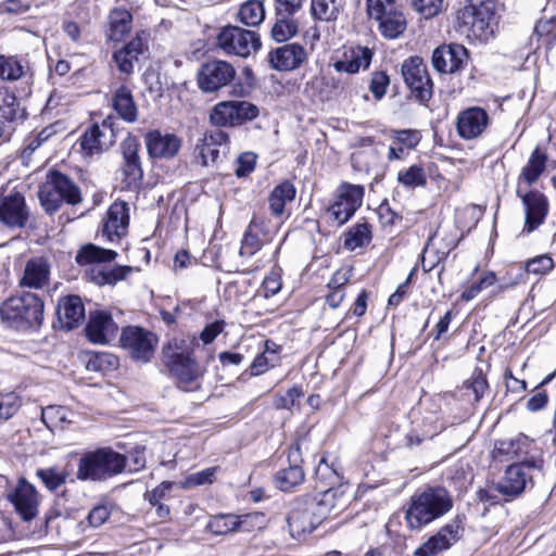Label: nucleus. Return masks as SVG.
Instances as JSON below:
<instances>
[{
    "mask_svg": "<svg viewBox=\"0 0 556 556\" xmlns=\"http://www.w3.org/2000/svg\"><path fill=\"white\" fill-rule=\"evenodd\" d=\"M469 61V51L459 43L441 45L431 56L433 68L440 74H456L464 70Z\"/></svg>",
    "mask_w": 556,
    "mask_h": 556,
    "instance_id": "dca6fc26",
    "label": "nucleus"
},
{
    "mask_svg": "<svg viewBox=\"0 0 556 556\" xmlns=\"http://www.w3.org/2000/svg\"><path fill=\"white\" fill-rule=\"evenodd\" d=\"M316 477L326 488L319 492V496L314 498L309 505L312 508L318 509V514L320 518H326V516L336 509L340 505V500L342 497V492L339 488H334L333 484L338 483L339 475L338 472L330 467L326 458L323 457L319 460V464L316 468Z\"/></svg>",
    "mask_w": 556,
    "mask_h": 556,
    "instance_id": "9d476101",
    "label": "nucleus"
},
{
    "mask_svg": "<svg viewBox=\"0 0 556 556\" xmlns=\"http://www.w3.org/2000/svg\"><path fill=\"white\" fill-rule=\"evenodd\" d=\"M195 151L198 152V155L201 159V164L203 166L215 164L219 157L218 147L211 144V142H206L203 138L197 143Z\"/></svg>",
    "mask_w": 556,
    "mask_h": 556,
    "instance_id": "3c124183",
    "label": "nucleus"
},
{
    "mask_svg": "<svg viewBox=\"0 0 556 556\" xmlns=\"http://www.w3.org/2000/svg\"><path fill=\"white\" fill-rule=\"evenodd\" d=\"M303 8V0H275V16L296 17Z\"/></svg>",
    "mask_w": 556,
    "mask_h": 556,
    "instance_id": "bf43d9fd",
    "label": "nucleus"
},
{
    "mask_svg": "<svg viewBox=\"0 0 556 556\" xmlns=\"http://www.w3.org/2000/svg\"><path fill=\"white\" fill-rule=\"evenodd\" d=\"M390 85V78L386 72H375L371 75L369 90L376 100H381L387 93V88Z\"/></svg>",
    "mask_w": 556,
    "mask_h": 556,
    "instance_id": "6e6d98bb",
    "label": "nucleus"
},
{
    "mask_svg": "<svg viewBox=\"0 0 556 556\" xmlns=\"http://www.w3.org/2000/svg\"><path fill=\"white\" fill-rule=\"evenodd\" d=\"M218 46L228 54L242 58L249 56L261 48V39L257 33L228 25L217 36Z\"/></svg>",
    "mask_w": 556,
    "mask_h": 556,
    "instance_id": "f8f14e48",
    "label": "nucleus"
},
{
    "mask_svg": "<svg viewBox=\"0 0 556 556\" xmlns=\"http://www.w3.org/2000/svg\"><path fill=\"white\" fill-rule=\"evenodd\" d=\"M490 117L480 106H470L458 113L456 129L460 138L472 140L481 136L488 128Z\"/></svg>",
    "mask_w": 556,
    "mask_h": 556,
    "instance_id": "412c9836",
    "label": "nucleus"
},
{
    "mask_svg": "<svg viewBox=\"0 0 556 556\" xmlns=\"http://www.w3.org/2000/svg\"><path fill=\"white\" fill-rule=\"evenodd\" d=\"M56 315L60 328L70 331L78 327L85 319V306L81 299L77 295L63 298L58 304Z\"/></svg>",
    "mask_w": 556,
    "mask_h": 556,
    "instance_id": "cd10ccee",
    "label": "nucleus"
},
{
    "mask_svg": "<svg viewBox=\"0 0 556 556\" xmlns=\"http://www.w3.org/2000/svg\"><path fill=\"white\" fill-rule=\"evenodd\" d=\"M444 0H412L414 9L425 18L438 15L443 8Z\"/></svg>",
    "mask_w": 556,
    "mask_h": 556,
    "instance_id": "5fc2aeb1",
    "label": "nucleus"
},
{
    "mask_svg": "<svg viewBox=\"0 0 556 556\" xmlns=\"http://www.w3.org/2000/svg\"><path fill=\"white\" fill-rule=\"evenodd\" d=\"M396 10L395 0H367V12L372 18H377Z\"/></svg>",
    "mask_w": 556,
    "mask_h": 556,
    "instance_id": "13d9d810",
    "label": "nucleus"
},
{
    "mask_svg": "<svg viewBox=\"0 0 556 556\" xmlns=\"http://www.w3.org/2000/svg\"><path fill=\"white\" fill-rule=\"evenodd\" d=\"M8 498L23 520L29 521L36 517L38 513L37 491L25 478L18 479L16 488L8 494Z\"/></svg>",
    "mask_w": 556,
    "mask_h": 556,
    "instance_id": "4be33fe9",
    "label": "nucleus"
},
{
    "mask_svg": "<svg viewBox=\"0 0 556 556\" xmlns=\"http://www.w3.org/2000/svg\"><path fill=\"white\" fill-rule=\"evenodd\" d=\"M372 51L368 47H355L351 49L350 59L337 61L334 70L337 72H345L355 74L361 68H367L372 60Z\"/></svg>",
    "mask_w": 556,
    "mask_h": 556,
    "instance_id": "7c9ffc66",
    "label": "nucleus"
},
{
    "mask_svg": "<svg viewBox=\"0 0 556 556\" xmlns=\"http://www.w3.org/2000/svg\"><path fill=\"white\" fill-rule=\"evenodd\" d=\"M115 140L114 119L108 117L101 125L93 124L85 131L80 138V147L87 155H93L108 150Z\"/></svg>",
    "mask_w": 556,
    "mask_h": 556,
    "instance_id": "a211bd4d",
    "label": "nucleus"
},
{
    "mask_svg": "<svg viewBox=\"0 0 556 556\" xmlns=\"http://www.w3.org/2000/svg\"><path fill=\"white\" fill-rule=\"evenodd\" d=\"M0 316L12 329H38L43 321V300L37 292L22 291L3 302Z\"/></svg>",
    "mask_w": 556,
    "mask_h": 556,
    "instance_id": "7ed1b4c3",
    "label": "nucleus"
},
{
    "mask_svg": "<svg viewBox=\"0 0 556 556\" xmlns=\"http://www.w3.org/2000/svg\"><path fill=\"white\" fill-rule=\"evenodd\" d=\"M148 38L149 34L141 31L128 43L114 52L113 60L121 73L129 75L134 72V63L138 61L139 55L148 50Z\"/></svg>",
    "mask_w": 556,
    "mask_h": 556,
    "instance_id": "a878e982",
    "label": "nucleus"
},
{
    "mask_svg": "<svg viewBox=\"0 0 556 556\" xmlns=\"http://www.w3.org/2000/svg\"><path fill=\"white\" fill-rule=\"evenodd\" d=\"M302 395V390L298 387H293L289 389L286 394L277 395L274 401V406L277 409H290Z\"/></svg>",
    "mask_w": 556,
    "mask_h": 556,
    "instance_id": "0e129e2a",
    "label": "nucleus"
},
{
    "mask_svg": "<svg viewBox=\"0 0 556 556\" xmlns=\"http://www.w3.org/2000/svg\"><path fill=\"white\" fill-rule=\"evenodd\" d=\"M144 141L148 154L152 159H173L181 148V139L178 136L162 134L160 130L147 132Z\"/></svg>",
    "mask_w": 556,
    "mask_h": 556,
    "instance_id": "5701e85b",
    "label": "nucleus"
},
{
    "mask_svg": "<svg viewBox=\"0 0 556 556\" xmlns=\"http://www.w3.org/2000/svg\"><path fill=\"white\" fill-rule=\"evenodd\" d=\"M116 331L117 325L111 314L106 312L91 313L85 328L88 340L96 344L108 343L109 338L113 337Z\"/></svg>",
    "mask_w": 556,
    "mask_h": 556,
    "instance_id": "bb28decb",
    "label": "nucleus"
},
{
    "mask_svg": "<svg viewBox=\"0 0 556 556\" xmlns=\"http://www.w3.org/2000/svg\"><path fill=\"white\" fill-rule=\"evenodd\" d=\"M264 227L265 223L263 219L256 217L251 219L241 241V255L252 256L261 250L263 245L261 235L265 236Z\"/></svg>",
    "mask_w": 556,
    "mask_h": 556,
    "instance_id": "2f4dec72",
    "label": "nucleus"
},
{
    "mask_svg": "<svg viewBox=\"0 0 556 556\" xmlns=\"http://www.w3.org/2000/svg\"><path fill=\"white\" fill-rule=\"evenodd\" d=\"M397 181L406 188L425 187L427 184V175L422 166L414 164L397 174Z\"/></svg>",
    "mask_w": 556,
    "mask_h": 556,
    "instance_id": "c03bdc74",
    "label": "nucleus"
},
{
    "mask_svg": "<svg viewBox=\"0 0 556 556\" xmlns=\"http://www.w3.org/2000/svg\"><path fill=\"white\" fill-rule=\"evenodd\" d=\"M111 510L108 504L94 506L88 514L87 520L91 527L98 528L102 526L110 517Z\"/></svg>",
    "mask_w": 556,
    "mask_h": 556,
    "instance_id": "338daca9",
    "label": "nucleus"
},
{
    "mask_svg": "<svg viewBox=\"0 0 556 556\" xmlns=\"http://www.w3.org/2000/svg\"><path fill=\"white\" fill-rule=\"evenodd\" d=\"M379 23L381 35L388 39H395L406 29V21L403 13L399 10L389 12L375 18Z\"/></svg>",
    "mask_w": 556,
    "mask_h": 556,
    "instance_id": "e433bc0d",
    "label": "nucleus"
},
{
    "mask_svg": "<svg viewBox=\"0 0 556 556\" xmlns=\"http://www.w3.org/2000/svg\"><path fill=\"white\" fill-rule=\"evenodd\" d=\"M365 188L362 185L342 182L336 190L334 201L328 207V213L338 224H345L362 206Z\"/></svg>",
    "mask_w": 556,
    "mask_h": 556,
    "instance_id": "9b49d317",
    "label": "nucleus"
},
{
    "mask_svg": "<svg viewBox=\"0 0 556 556\" xmlns=\"http://www.w3.org/2000/svg\"><path fill=\"white\" fill-rule=\"evenodd\" d=\"M122 173L125 186L128 189L137 188L143 177L141 162H123Z\"/></svg>",
    "mask_w": 556,
    "mask_h": 556,
    "instance_id": "09e8293b",
    "label": "nucleus"
},
{
    "mask_svg": "<svg viewBox=\"0 0 556 556\" xmlns=\"http://www.w3.org/2000/svg\"><path fill=\"white\" fill-rule=\"evenodd\" d=\"M131 15L127 11H113L110 15L108 37L112 41H119L130 30Z\"/></svg>",
    "mask_w": 556,
    "mask_h": 556,
    "instance_id": "ea45409f",
    "label": "nucleus"
},
{
    "mask_svg": "<svg viewBox=\"0 0 556 556\" xmlns=\"http://www.w3.org/2000/svg\"><path fill=\"white\" fill-rule=\"evenodd\" d=\"M140 143L137 137L128 134L122 141L121 150L124 162H141L139 156Z\"/></svg>",
    "mask_w": 556,
    "mask_h": 556,
    "instance_id": "4d7b16f0",
    "label": "nucleus"
},
{
    "mask_svg": "<svg viewBox=\"0 0 556 556\" xmlns=\"http://www.w3.org/2000/svg\"><path fill=\"white\" fill-rule=\"evenodd\" d=\"M256 155L252 152H244L237 160L235 174L237 177H245L255 168Z\"/></svg>",
    "mask_w": 556,
    "mask_h": 556,
    "instance_id": "e2e57ef3",
    "label": "nucleus"
},
{
    "mask_svg": "<svg viewBox=\"0 0 556 556\" xmlns=\"http://www.w3.org/2000/svg\"><path fill=\"white\" fill-rule=\"evenodd\" d=\"M239 21L250 27L258 26L265 18V8L261 0H248L238 11Z\"/></svg>",
    "mask_w": 556,
    "mask_h": 556,
    "instance_id": "58836bf2",
    "label": "nucleus"
},
{
    "mask_svg": "<svg viewBox=\"0 0 556 556\" xmlns=\"http://www.w3.org/2000/svg\"><path fill=\"white\" fill-rule=\"evenodd\" d=\"M371 239V232L367 223L356 224L344 237V247L349 250H355L368 243Z\"/></svg>",
    "mask_w": 556,
    "mask_h": 556,
    "instance_id": "37998d69",
    "label": "nucleus"
},
{
    "mask_svg": "<svg viewBox=\"0 0 556 556\" xmlns=\"http://www.w3.org/2000/svg\"><path fill=\"white\" fill-rule=\"evenodd\" d=\"M343 8V0H312L311 14L315 21L336 22Z\"/></svg>",
    "mask_w": 556,
    "mask_h": 556,
    "instance_id": "f704fd0d",
    "label": "nucleus"
},
{
    "mask_svg": "<svg viewBox=\"0 0 556 556\" xmlns=\"http://www.w3.org/2000/svg\"><path fill=\"white\" fill-rule=\"evenodd\" d=\"M260 109L245 100L216 103L210 112V123L217 127H237L255 119Z\"/></svg>",
    "mask_w": 556,
    "mask_h": 556,
    "instance_id": "6e6552de",
    "label": "nucleus"
},
{
    "mask_svg": "<svg viewBox=\"0 0 556 556\" xmlns=\"http://www.w3.org/2000/svg\"><path fill=\"white\" fill-rule=\"evenodd\" d=\"M531 444L532 441L528 437L519 434L513 439L496 441L492 454L493 457L498 460H504L503 457H505L506 460L518 458L529 453Z\"/></svg>",
    "mask_w": 556,
    "mask_h": 556,
    "instance_id": "c85d7f7f",
    "label": "nucleus"
},
{
    "mask_svg": "<svg viewBox=\"0 0 556 556\" xmlns=\"http://www.w3.org/2000/svg\"><path fill=\"white\" fill-rule=\"evenodd\" d=\"M314 514L315 510L311 505L305 510H292L287 518L291 535L296 536L303 533H312L317 523H319V519L312 520L311 515Z\"/></svg>",
    "mask_w": 556,
    "mask_h": 556,
    "instance_id": "473e14b6",
    "label": "nucleus"
},
{
    "mask_svg": "<svg viewBox=\"0 0 556 556\" xmlns=\"http://www.w3.org/2000/svg\"><path fill=\"white\" fill-rule=\"evenodd\" d=\"M112 106L117 115L127 123L137 121L138 109L131 91L126 86L117 88L112 98Z\"/></svg>",
    "mask_w": 556,
    "mask_h": 556,
    "instance_id": "c756f323",
    "label": "nucleus"
},
{
    "mask_svg": "<svg viewBox=\"0 0 556 556\" xmlns=\"http://www.w3.org/2000/svg\"><path fill=\"white\" fill-rule=\"evenodd\" d=\"M394 142L405 146L408 149H414L420 141V136L417 130L402 129L393 130Z\"/></svg>",
    "mask_w": 556,
    "mask_h": 556,
    "instance_id": "69168bd1",
    "label": "nucleus"
},
{
    "mask_svg": "<svg viewBox=\"0 0 556 556\" xmlns=\"http://www.w3.org/2000/svg\"><path fill=\"white\" fill-rule=\"evenodd\" d=\"M453 507L450 493L441 486L416 492L405 510V521L410 530H420L448 513Z\"/></svg>",
    "mask_w": 556,
    "mask_h": 556,
    "instance_id": "f03ea898",
    "label": "nucleus"
},
{
    "mask_svg": "<svg viewBox=\"0 0 556 556\" xmlns=\"http://www.w3.org/2000/svg\"><path fill=\"white\" fill-rule=\"evenodd\" d=\"M36 476L49 491H55L65 484L68 472L66 470H60L58 467H48L37 469Z\"/></svg>",
    "mask_w": 556,
    "mask_h": 556,
    "instance_id": "79ce46f5",
    "label": "nucleus"
},
{
    "mask_svg": "<svg viewBox=\"0 0 556 556\" xmlns=\"http://www.w3.org/2000/svg\"><path fill=\"white\" fill-rule=\"evenodd\" d=\"M236 77L235 67L220 60H213L202 64L198 73V86L206 93L218 91L228 86Z\"/></svg>",
    "mask_w": 556,
    "mask_h": 556,
    "instance_id": "2eb2a0df",
    "label": "nucleus"
},
{
    "mask_svg": "<svg viewBox=\"0 0 556 556\" xmlns=\"http://www.w3.org/2000/svg\"><path fill=\"white\" fill-rule=\"evenodd\" d=\"M462 519L457 516L450 523L443 526L439 532L430 536L422 545L415 549L414 556H435L448 549L460 539Z\"/></svg>",
    "mask_w": 556,
    "mask_h": 556,
    "instance_id": "aec40b11",
    "label": "nucleus"
},
{
    "mask_svg": "<svg viewBox=\"0 0 556 556\" xmlns=\"http://www.w3.org/2000/svg\"><path fill=\"white\" fill-rule=\"evenodd\" d=\"M53 134L51 127H46L36 136L27 138L26 146L23 149V156L31 155L43 142H46Z\"/></svg>",
    "mask_w": 556,
    "mask_h": 556,
    "instance_id": "052dcab7",
    "label": "nucleus"
},
{
    "mask_svg": "<svg viewBox=\"0 0 556 556\" xmlns=\"http://www.w3.org/2000/svg\"><path fill=\"white\" fill-rule=\"evenodd\" d=\"M87 369L92 371H110L118 367V357L108 352H96L87 362Z\"/></svg>",
    "mask_w": 556,
    "mask_h": 556,
    "instance_id": "49530a36",
    "label": "nucleus"
},
{
    "mask_svg": "<svg viewBox=\"0 0 556 556\" xmlns=\"http://www.w3.org/2000/svg\"><path fill=\"white\" fill-rule=\"evenodd\" d=\"M127 467V456L111 447H100L81 455L76 477L80 481L104 482L122 473Z\"/></svg>",
    "mask_w": 556,
    "mask_h": 556,
    "instance_id": "20e7f679",
    "label": "nucleus"
},
{
    "mask_svg": "<svg viewBox=\"0 0 556 556\" xmlns=\"http://www.w3.org/2000/svg\"><path fill=\"white\" fill-rule=\"evenodd\" d=\"M543 469V459L534 457L511 464L505 470L503 479L495 484V490L507 498L519 496L527 483L532 482V471Z\"/></svg>",
    "mask_w": 556,
    "mask_h": 556,
    "instance_id": "1a4fd4ad",
    "label": "nucleus"
},
{
    "mask_svg": "<svg viewBox=\"0 0 556 556\" xmlns=\"http://www.w3.org/2000/svg\"><path fill=\"white\" fill-rule=\"evenodd\" d=\"M24 74V67L14 58L0 55V78L5 80H16Z\"/></svg>",
    "mask_w": 556,
    "mask_h": 556,
    "instance_id": "de8ad7c7",
    "label": "nucleus"
},
{
    "mask_svg": "<svg viewBox=\"0 0 556 556\" xmlns=\"http://www.w3.org/2000/svg\"><path fill=\"white\" fill-rule=\"evenodd\" d=\"M521 199L525 208L523 231L530 233L543 224L548 213V201L546 197L538 190L522 192L520 186L516 191Z\"/></svg>",
    "mask_w": 556,
    "mask_h": 556,
    "instance_id": "6ab92c4d",
    "label": "nucleus"
},
{
    "mask_svg": "<svg viewBox=\"0 0 556 556\" xmlns=\"http://www.w3.org/2000/svg\"><path fill=\"white\" fill-rule=\"evenodd\" d=\"M295 192V187L289 180L277 185L268 198L271 214L277 217L282 216L286 204L294 199Z\"/></svg>",
    "mask_w": 556,
    "mask_h": 556,
    "instance_id": "72a5a7b5",
    "label": "nucleus"
},
{
    "mask_svg": "<svg viewBox=\"0 0 556 556\" xmlns=\"http://www.w3.org/2000/svg\"><path fill=\"white\" fill-rule=\"evenodd\" d=\"M468 469L469 465L464 466L463 464L455 465L451 469V472H453L451 479L455 481L459 489L466 488L472 482V475Z\"/></svg>",
    "mask_w": 556,
    "mask_h": 556,
    "instance_id": "774afa93",
    "label": "nucleus"
},
{
    "mask_svg": "<svg viewBox=\"0 0 556 556\" xmlns=\"http://www.w3.org/2000/svg\"><path fill=\"white\" fill-rule=\"evenodd\" d=\"M21 407V402L14 393L0 395V422L13 417Z\"/></svg>",
    "mask_w": 556,
    "mask_h": 556,
    "instance_id": "603ef678",
    "label": "nucleus"
},
{
    "mask_svg": "<svg viewBox=\"0 0 556 556\" xmlns=\"http://www.w3.org/2000/svg\"><path fill=\"white\" fill-rule=\"evenodd\" d=\"M29 217L25 198L16 192L0 200V220L10 228H23Z\"/></svg>",
    "mask_w": 556,
    "mask_h": 556,
    "instance_id": "b1692460",
    "label": "nucleus"
},
{
    "mask_svg": "<svg viewBox=\"0 0 556 556\" xmlns=\"http://www.w3.org/2000/svg\"><path fill=\"white\" fill-rule=\"evenodd\" d=\"M299 25L298 17L275 16L270 36L277 42H286L298 34Z\"/></svg>",
    "mask_w": 556,
    "mask_h": 556,
    "instance_id": "4c0bfd02",
    "label": "nucleus"
},
{
    "mask_svg": "<svg viewBox=\"0 0 556 556\" xmlns=\"http://www.w3.org/2000/svg\"><path fill=\"white\" fill-rule=\"evenodd\" d=\"M199 346L197 337L186 334L174 337L162 348V362L165 368L177 381L178 388L185 392L198 390L199 380L206 371L194 356V351Z\"/></svg>",
    "mask_w": 556,
    "mask_h": 556,
    "instance_id": "f257e3e1",
    "label": "nucleus"
},
{
    "mask_svg": "<svg viewBox=\"0 0 556 556\" xmlns=\"http://www.w3.org/2000/svg\"><path fill=\"white\" fill-rule=\"evenodd\" d=\"M50 265L45 257H34L25 265L23 278H48Z\"/></svg>",
    "mask_w": 556,
    "mask_h": 556,
    "instance_id": "8fccbe9b",
    "label": "nucleus"
},
{
    "mask_svg": "<svg viewBox=\"0 0 556 556\" xmlns=\"http://www.w3.org/2000/svg\"><path fill=\"white\" fill-rule=\"evenodd\" d=\"M38 198L41 206L48 214H54L63 204L75 205L81 202L78 186L66 175L50 170L46 181L40 185Z\"/></svg>",
    "mask_w": 556,
    "mask_h": 556,
    "instance_id": "39448f33",
    "label": "nucleus"
},
{
    "mask_svg": "<svg viewBox=\"0 0 556 556\" xmlns=\"http://www.w3.org/2000/svg\"><path fill=\"white\" fill-rule=\"evenodd\" d=\"M304 443V439H298L289 447L287 455L288 466L278 470L274 476L275 485L283 492L292 491L294 488L302 484L305 479V473L302 468V445Z\"/></svg>",
    "mask_w": 556,
    "mask_h": 556,
    "instance_id": "4468645a",
    "label": "nucleus"
},
{
    "mask_svg": "<svg viewBox=\"0 0 556 556\" xmlns=\"http://www.w3.org/2000/svg\"><path fill=\"white\" fill-rule=\"evenodd\" d=\"M237 515L218 514L211 517L206 528L215 535H226L236 532Z\"/></svg>",
    "mask_w": 556,
    "mask_h": 556,
    "instance_id": "a18cd8bd",
    "label": "nucleus"
},
{
    "mask_svg": "<svg viewBox=\"0 0 556 556\" xmlns=\"http://www.w3.org/2000/svg\"><path fill=\"white\" fill-rule=\"evenodd\" d=\"M129 226V207L124 201L113 202L102 220L100 237L115 243L127 235Z\"/></svg>",
    "mask_w": 556,
    "mask_h": 556,
    "instance_id": "f3484780",
    "label": "nucleus"
},
{
    "mask_svg": "<svg viewBox=\"0 0 556 556\" xmlns=\"http://www.w3.org/2000/svg\"><path fill=\"white\" fill-rule=\"evenodd\" d=\"M119 342L132 359L148 363L153 357L157 338L141 327L127 326L122 330Z\"/></svg>",
    "mask_w": 556,
    "mask_h": 556,
    "instance_id": "ddd939ff",
    "label": "nucleus"
},
{
    "mask_svg": "<svg viewBox=\"0 0 556 556\" xmlns=\"http://www.w3.org/2000/svg\"><path fill=\"white\" fill-rule=\"evenodd\" d=\"M18 102L12 94H7L2 98L0 104V117L5 122H12L17 117Z\"/></svg>",
    "mask_w": 556,
    "mask_h": 556,
    "instance_id": "680f3d73",
    "label": "nucleus"
},
{
    "mask_svg": "<svg viewBox=\"0 0 556 556\" xmlns=\"http://www.w3.org/2000/svg\"><path fill=\"white\" fill-rule=\"evenodd\" d=\"M546 162V154L540 148H535L518 177L519 181L523 180L528 185L534 184L545 170Z\"/></svg>",
    "mask_w": 556,
    "mask_h": 556,
    "instance_id": "c9c22d12",
    "label": "nucleus"
},
{
    "mask_svg": "<svg viewBox=\"0 0 556 556\" xmlns=\"http://www.w3.org/2000/svg\"><path fill=\"white\" fill-rule=\"evenodd\" d=\"M401 73L412 98L422 105L431 100L433 96V81L422 58L414 55L406 59Z\"/></svg>",
    "mask_w": 556,
    "mask_h": 556,
    "instance_id": "0eeeda50",
    "label": "nucleus"
},
{
    "mask_svg": "<svg viewBox=\"0 0 556 556\" xmlns=\"http://www.w3.org/2000/svg\"><path fill=\"white\" fill-rule=\"evenodd\" d=\"M117 253L111 249H104L93 243L83 245L76 254V262L80 266L93 265V271L98 270V276L91 278H126L128 275L139 271V268L131 266H114L108 269V264L113 262Z\"/></svg>",
    "mask_w": 556,
    "mask_h": 556,
    "instance_id": "423d86ee",
    "label": "nucleus"
},
{
    "mask_svg": "<svg viewBox=\"0 0 556 556\" xmlns=\"http://www.w3.org/2000/svg\"><path fill=\"white\" fill-rule=\"evenodd\" d=\"M554 267V262L548 255H540L526 264V273L529 275L544 276Z\"/></svg>",
    "mask_w": 556,
    "mask_h": 556,
    "instance_id": "864d4df0",
    "label": "nucleus"
},
{
    "mask_svg": "<svg viewBox=\"0 0 556 556\" xmlns=\"http://www.w3.org/2000/svg\"><path fill=\"white\" fill-rule=\"evenodd\" d=\"M462 389L471 393L472 397L469 396V401L473 403L480 402L489 389V382L482 369L476 368L471 376L464 381Z\"/></svg>",
    "mask_w": 556,
    "mask_h": 556,
    "instance_id": "a19ab883",
    "label": "nucleus"
},
{
    "mask_svg": "<svg viewBox=\"0 0 556 556\" xmlns=\"http://www.w3.org/2000/svg\"><path fill=\"white\" fill-rule=\"evenodd\" d=\"M307 58L305 48L299 43H286L268 53L270 66L277 71L299 68Z\"/></svg>",
    "mask_w": 556,
    "mask_h": 556,
    "instance_id": "393cba45",
    "label": "nucleus"
}]
</instances>
